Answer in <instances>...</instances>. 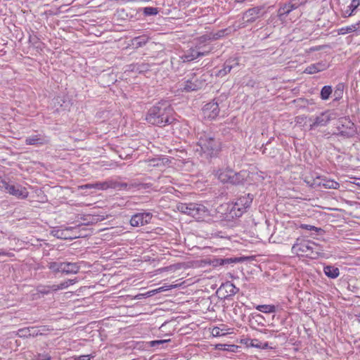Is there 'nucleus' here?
Here are the masks:
<instances>
[{
    "instance_id": "obj_1",
    "label": "nucleus",
    "mask_w": 360,
    "mask_h": 360,
    "mask_svg": "<svg viewBox=\"0 0 360 360\" xmlns=\"http://www.w3.org/2000/svg\"><path fill=\"white\" fill-rule=\"evenodd\" d=\"M174 110L167 101H160L151 107L146 115L148 123L158 127H165L172 124L175 118Z\"/></svg>"
},
{
    "instance_id": "obj_2",
    "label": "nucleus",
    "mask_w": 360,
    "mask_h": 360,
    "mask_svg": "<svg viewBox=\"0 0 360 360\" xmlns=\"http://www.w3.org/2000/svg\"><path fill=\"white\" fill-rule=\"evenodd\" d=\"M196 151L204 153L207 157L217 155L221 148V143L210 134H202L198 139Z\"/></svg>"
},
{
    "instance_id": "obj_3",
    "label": "nucleus",
    "mask_w": 360,
    "mask_h": 360,
    "mask_svg": "<svg viewBox=\"0 0 360 360\" xmlns=\"http://www.w3.org/2000/svg\"><path fill=\"white\" fill-rule=\"evenodd\" d=\"M319 245L311 241L304 239H297L292 247V252L298 257H306L311 259L316 258L319 255Z\"/></svg>"
},
{
    "instance_id": "obj_4",
    "label": "nucleus",
    "mask_w": 360,
    "mask_h": 360,
    "mask_svg": "<svg viewBox=\"0 0 360 360\" xmlns=\"http://www.w3.org/2000/svg\"><path fill=\"white\" fill-rule=\"evenodd\" d=\"M207 75L192 72L188 75L184 81L180 84V89L183 91L191 92L202 89L207 82Z\"/></svg>"
},
{
    "instance_id": "obj_5",
    "label": "nucleus",
    "mask_w": 360,
    "mask_h": 360,
    "mask_svg": "<svg viewBox=\"0 0 360 360\" xmlns=\"http://www.w3.org/2000/svg\"><path fill=\"white\" fill-rule=\"evenodd\" d=\"M177 209L181 213L190 215L197 219H203L210 214L208 209L200 203H180L177 205Z\"/></svg>"
},
{
    "instance_id": "obj_6",
    "label": "nucleus",
    "mask_w": 360,
    "mask_h": 360,
    "mask_svg": "<svg viewBox=\"0 0 360 360\" xmlns=\"http://www.w3.org/2000/svg\"><path fill=\"white\" fill-rule=\"evenodd\" d=\"M0 190L16 197L18 199H25L28 197L29 192L27 188L20 184H11L6 179L0 176Z\"/></svg>"
},
{
    "instance_id": "obj_7",
    "label": "nucleus",
    "mask_w": 360,
    "mask_h": 360,
    "mask_svg": "<svg viewBox=\"0 0 360 360\" xmlns=\"http://www.w3.org/2000/svg\"><path fill=\"white\" fill-rule=\"evenodd\" d=\"M77 228L72 226L54 227L51 229L50 234L58 239L73 240L79 237Z\"/></svg>"
},
{
    "instance_id": "obj_8",
    "label": "nucleus",
    "mask_w": 360,
    "mask_h": 360,
    "mask_svg": "<svg viewBox=\"0 0 360 360\" xmlns=\"http://www.w3.org/2000/svg\"><path fill=\"white\" fill-rule=\"evenodd\" d=\"M336 114L330 110L322 112L319 115L310 117L309 120L311 123L309 125V129H314L318 127L326 126L331 120L335 119Z\"/></svg>"
},
{
    "instance_id": "obj_9",
    "label": "nucleus",
    "mask_w": 360,
    "mask_h": 360,
    "mask_svg": "<svg viewBox=\"0 0 360 360\" xmlns=\"http://www.w3.org/2000/svg\"><path fill=\"white\" fill-rule=\"evenodd\" d=\"M337 129L338 132L335 134L345 139L352 138L356 134L354 124L347 118L340 119Z\"/></svg>"
},
{
    "instance_id": "obj_10",
    "label": "nucleus",
    "mask_w": 360,
    "mask_h": 360,
    "mask_svg": "<svg viewBox=\"0 0 360 360\" xmlns=\"http://www.w3.org/2000/svg\"><path fill=\"white\" fill-rule=\"evenodd\" d=\"M153 214L150 212H140L134 214L130 219L132 226L138 227L148 224L152 219Z\"/></svg>"
},
{
    "instance_id": "obj_11",
    "label": "nucleus",
    "mask_w": 360,
    "mask_h": 360,
    "mask_svg": "<svg viewBox=\"0 0 360 360\" xmlns=\"http://www.w3.org/2000/svg\"><path fill=\"white\" fill-rule=\"evenodd\" d=\"M264 12L262 7H254L247 10L243 15L245 23H252L263 16Z\"/></svg>"
},
{
    "instance_id": "obj_12",
    "label": "nucleus",
    "mask_w": 360,
    "mask_h": 360,
    "mask_svg": "<svg viewBox=\"0 0 360 360\" xmlns=\"http://www.w3.org/2000/svg\"><path fill=\"white\" fill-rule=\"evenodd\" d=\"M205 118L210 120H214L219 113V105L217 102L212 101L205 105L202 109Z\"/></svg>"
},
{
    "instance_id": "obj_13",
    "label": "nucleus",
    "mask_w": 360,
    "mask_h": 360,
    "mask_svg": "<svg viewBox=\"0 0 360 360\" xmlns=\"http://www.w3.org/2000/svg\"><path fill=\"white\" fill-rule=\"evenodd\" d=\"M207 54H209V49L204 52H201V50H198L194 48L188 49L180 56V58L183 63H187L192 61L200 56H207Z\"/></svg>"
},
{
    "instance_id": "obj_14",
    "label": "nucleus",
    "mask_w": 360,
    "mask_h": 360,
    "mask_svg": "<svg viewBox=\"0 0 360 360\" xmlns=\"http://www.w3.org/2000/svg\"><path fill=\"white\" fill-rule=\"evenodd\" d=\"M307 183L311 187L319 186L325 188L333 189H336L339 187V184L337 181L331 179H321L320 177H318L317 179L313 180V183H310L309 181H307Z\"/></svg>"
},
{
    "instance_id": "obj_15",
    "label": "nucleus",
    "mask_w": 360,
    "mask_h": 360,
    "mask_svg": "<svg viewBox=\"0 0 360 360\" xmlns=\"http://www.w3.org/2000/svg\"><path fill=\"white\" fill-rule=\"evenodd\" d=\"M253 200V195L248 193L238 198L236 201L233 202L235 206H237L244 212H246L248 209L250 208Z\"/></svg>"
},
{
    "instance_id": "obj_16",
    "label": "nucleus",
    "mask_w": 360,
    "mask_h": 360,
    "mask_svg": "<svg viewBox=\"0 0 360 360\" xmlns=\"http://www.w3.org/2000/svg\"><path fill=\"white\" fill-rule=\"evenodd\" d=\"M329 68L328 63L325 60L319 61L316 63L311 64L307 66L304 72L309 75H313L327 70Z\"/></svg>"
},
{
    "instance_id": "obj_17",
    "label": "nucleus",
    "mask_w": 360,
    "mask_h": 360,
    "mask_svg": "<svg viewBox=\"0 0 360 360\" xmlns=\"http://www.w3.org/2000/svg\"><path fill=\"white\" fill-rule=\"evenodd\" d=\"M49 139L47 136L41 134L31 135L26 138L25 143L27 145H33L36 146H43L48 143Z\"/></svg>"
},
{
    "instance_id": "obj_18",
    "label": "nucleus",
    "mask_w": 360,
    "mask_h": 360,
    "mask_svg": "<svg viewBox=\"0 0 360 360\" xmlns=\"http://www.w3.org/2000/svg\"><path fill=\"white\" fill-rule=\"evenodd\" d=\"M80 265L77 262H63L62 273L65 274H75L79 272Z\"/></svg>"
},
{
    "instance_id": "obj_19",
    "label": "nucleus",
    "mask_w": 360,
    "mask_h": 360,
    "mask_svg": "<svg viewBox=\"0 0 360 360\" xmlns=\"http://www.w3.org/2000/svg\"><path fill=\"white\" fill-rule=\"evenodd\" d=\"M238 65V63L235 60H226L224 65V68L218 71L217 73V76L218 77H224L228 73L231 72V70L236 65Z\"/></svg>"
},
{
    "instance_id": "obj_20",
    "label": "nucleus",
    "mask_w": 360,
    "mask_h": 360,
    "mask_svg": "<svg viewBox=\"0 0 360 360\" xmlns=\"http://www.w3.org/2000/svg\"><path fill=\"white\" fill-rule=\"evenodd\" d=\"M240 209L241 208L235 206V204L232 202L228 205V212L226 217L231 219L240 217L245 213Z\"/></svg>"
},
{
    "instance_id": "obj_21",
    "label": "nucleus",
    "mask_w": 360,
    "mask_h": 360,
    "mask_svg": "<svg viewBox=\"0 0 360 360\" xmlns=\"http://www.w3.org/2000/svg\"><path fill=\"white\" fill-rule=\"evenodd\" d=\"M324 274L330 278H336L340 275V270L333 265H328L323 267Z\"/></svg>"
},
{
    "instance_id": "obj_22",
    "label": "nucleus",
    "mask_w": 360,
    "mask_h": 360,
    "mask_svg": "<svg viewBox=\"0 0 360 360\" xmlns=\"http://www.w3.org/2000/svg\"><path fill=\"white\" fill-rule=\"evenodd\" d=\"M232 174V169H222L217 172L216 176L222 183H228L230 179V175Z\"/></svg>"
},
{
    "instance_id": "obj_23",
    "label": "nucleus",
    "mask_w": 360,
    "mask_h": 360,
    "mask_svg": "<svg viewBox=\"0 0 360 360\" xmlns=\"http://www.w3.org/2000/svg\"><path fill=\"white\" fill-rule=\"evenodd\" d=\"M230 179L229 180V184H231L233 185H239L240 184H243L245 177L244 175L240 172H235L232 170V174L230 175Z\"/></svg>"
},
{
    "instance_id": "obj_24",
    "label": "nucleus",
    "mask_w": 360,
    "mask_h": 360,
    "mask_svg": "<svg viewBox=\"0 0 360 360\" xmlns=\"http://www.w3.org/2000/svg\"><path fill=\"white\" fill-rule=\"evenodd\" d=\"M211 37L210 33L200 36L198 39H196L195 49L198 50H201L205 44H209L208 43L211 41Z\"/></svg>"
},
{
    "instance_id": "obj_25",
    "label": "nucleus",
    "mask_w": 360,
    "mask_h": 360,
    "mask_svg": "<svg viewBox=\"0 0 360 360\" xmlns=\"http://www.w3.org/2000/svg\"><path fill=\"white\" fill-rule=\"evenodd\" d=\"M149 188L148 184H142L136 180H132L127 183L126 191H129L134 189L139 190L141 188Z\"/></svg>"
},
{
    "instance_id": "obj_26",
    "label": "nucleus",
    "mask_w": 360,
    "mask_h": 360,
    "mask_svg": "<svg viewBox=\"0 0 360 360\" xmlns=\"http://www.w3.org/2000/svg\"><path fill=\"white\" fill-rule=\"evenodd\" d=\"M296 9L294 8L293 4L290 1L288 3L284 4L283 6H281L278 9V15L286 16L288 15L292 11Z\"/></svg>"
},
{
    "instance_id": "obj_27",
    "label": "nucleus",
    "mask_w": 360,
    "mask_h": 360,
    "mask_svg": "<svg viewBox=\"0 0 360 360\" xmlns=\"http://www.w3.org/2000/svg\"><path fill=\"white\" fill-rule=\"evenodd\" d=\"M360 27V21L349 26L342 27L338 30L339 34H346L356 31Z\"/></svg>"
},
{
    "instance_id": "obj_28",
    "label": "nucleus",
    "mask_w": 360,
    "mask_h": 360,
    "mask_svg": "<svg viewBox=\"0 0 360 360\" xmlns=\"http://www.w3.org/2000/svg\"><path fill=\"white\" fill-rule=\"evenodd\" d=\"M18 335L21 338H27L37 335V333H35L34 328H25L18 330Z\"/></svg>"
},
{
    "instance_id": "obj_29",
    "label": "nucleus",
    "mask_w": 360,
    "mask_h": 360,
    "mask_svg": "<svg viewBox=\"0 0 360 360\" xmlns=\"http://www.w3.org/2000/svg\"><path fill=\"white\" fill-rule=\"evenodd\" d=\"M256 309L262 313L269 314L276 311V307L272 304H261L257 305Z\"/></svg>"
},
{
    "instance_id": "obj_30",
    "label": "nucleus",
    "mask_w": 360,
    "mask_h": 360,
    "mask_svg": "<svg viewBox=\"0 0 360 360\" xmlns=\"http://www.w3.org/2000/svg\"><path fill=\"white\" fill-rule=\"evenodd\" d=\"M333 92V89L331 86L326 85L322 87L321 90V98L323 101H326L330 98Z\"/></svg>"
},
{
    "instance_id": "obj_31",
    "label": "nucleus",
    "mask_w": 360,
    "mask_h": 360,
    "mask_svg": "<svg viewBox=\"0 0 360 360\" xmlns=\"http://www.w3.org/2000/svg\"><path fill=\"white\" fill-rule=\"evenodd\" d=\"M48 268L54 273L61 272L63 270V262H51L48 264Z\"/></svg>"
},
{
    "instance_id": "obj_32",
    "label": "nucleus",
    "mask_w": 360,
    "mask_h": 360,
    "mask_svg": "<svg viewBox=\"0 0 360 360\" xmlns=\"http://www.w3.org/2000/svg\"><path fill=\"white\" fill-rule=\"evenodd\" d=\"M141 11L144 16L156 15L159 13V9L156 7H145Z\"/></svg>"
},
{
    "instance_id": "obj_33",
    "label": "nucleus",
    "mask_w": 360,
    "mask_h": 360,
    "mask_svg": "<svg viewBox=\"0 0 360 360\" xmlns=\"http://www.w3.org/2000/svg\"><path fill=\"white\" fill-rule=\"evenodd\" d=\"M227 31H228V29H224V30H219L216 32H210V35L212 41L222 38L223 37H224L225 35L227 34Z\"/></svg>"
},
{
    "instance_id": "obj_34",
    "label": "nucleus",
    "mask_w": 360,
    "mask_h": 360,
    "mask_svg": "<svg viewBox=\"0 0 360 360\" xmlns=\"http://www.w3.org/2000/svg\"><path fill=\"white\" fill-rule=\"evenodd\" d=\"M37 291L38 293L41 295H48L52 290V285H39L37 288Z\"/></svg>"
},
{
    "instance_id": "obj_35",
    "label": "nucleus",
    "mask_w": 360,
    "mask_h": 360,
    "mask_svg": "<svg viewBox=\"0 0 360 360\" xmlns=\"http://www.w3.org/2000/svg\"><path fill=\"white\" fill-rule=\"evenodd\" d=\"M112 188L116 189L118 191H126L127 183L119 182L117 181L112 180Z\"/></svg>"
},
{
    "instance_id": "obj_36",
    "label": "nucleus",
    "mask_w": 360,
    "mask_h": 360,
    "mask_svg": "<svg viewBox=\"0 0 360 360\" xmlns=\"http://www.w3.org/2000/svg\"><path fill=\"white\" fill-rule=\"evenodd\" d=\"M241 261L240 258L238 257H230V258H222L221 261V264H223V266L231 264L233 263H237Z\"/></svg>"
},
{
    "instance_id": "obj_37",
    "label": "nucleus",
    "mask_w": 360,
    "mask_h": 360,
    "mask_svg": "<svg viewBox=\"0 0 360 360\" xmlns=\"http://www.w3.org/2000/svg\"><path fill=\"white\" fill-rule=\"evenodd\" d=\"M133 44L137 47L144 46L147 43V39L144 37H138L134 39Z\"/></svg>"
},
{
    "instance_id": "obj_38",
    "label": "nucleus",
    "mask_w": 360,
    "mask_h": 360,
    "mask_svg": "<svg viewBox=\"0 0 360 360\" xmlns=\"http://www.w3.org/2000/svg\"><path fill=\"white\" fill-rule=\"evenodd\" d=\"M253 321H251V327H253L252 325L254 324V321L257 323V325L264 326L263 321L264 320V318L261 314H258L252 317Z\"/></svg>"
},
{
    "instance_id": "obj_39",
    "label": "nucleus",
    "mask_w": 360,
    "mask_h": 360,
    "mask_svg": "<svg viewBox=\"0 0 360 360\" xmlns=\"http://www.w3.org/2000/svg\"><path fill=\"white\" fill-rule=\"evenodd\" d=\"M360 6V0H352L349 6H348L350 10L349 15H352L355 10Z\"/></svg>"
},
{
    "instance_id": "obj_40",
    "label": "nucleus",
    "mask_w": 360,
    "mask_h": 360,
    "mask_svg": "<svg viewBox=\"0 0 360 360\" xmlns=\"http://www.w3.org/2000/svg\"><path fill=\"white\" fill-rule=\"evenodd\" d=\"M300 227L302 229H305V230H307V231H315L316 233H318L320 231H321V228H318V227H316L314 226L309 225V224H300Z\"/></svg>"
},
{
    "instance_id": "obj_41",
    "label": "nucleus",
    "mask_w": 360,
    "mask_h": 360,
    "mask_svg": "<svg viewBox=\"0 0 360 360\" xmlns=\"http://www.w3.org/2000/svg\"><path fill=\"white\" fill-rule=\"evenodd\" d=\"M68 283L66 281L62 282L58 285H52V290L53 291H57L58 290H63L68 288Z\"/></svg>"
},
{
    "instance_id": "obj_42",
    "label": "nucleus",
    "mask_w": 360,
    "mask_h": 360,
    "mask_svg": "<svg viewBox=\"0 0 360 360\" xmlns=\"http://www.w3.org/2000/svg\"><path fill=\"white\" fill-rule=\"evenodd\" d=\"M100 190H106L108 188H112V180H108L105 181L100 182Z\"/></svg>"
},
{
    "instance_id": "obj_43",
    "label": "nucleus",
    "mask_w": 360,
    "mask_h": 360,
    "mask_svg": "<svg viewBox=\"0 0 360 360\" xmlns=\"http://www.w3.org/2000/svg\"><path fill=\"white\" fill-rule=\"evenodd\" d=\"M226 287L229 289L231 295H235L239 291V289L232 283H226Z\"/></svg>"
},
{
    "instance_id": "obj_44",
    "label": "nucleus",
    "mask_w": 360,
    "mask_h": 360,
    "mask_svg": "<svg viewBox=\"0 0 360 360\" xmlns=\"http://www.w3.org/2000/svg\"><path fill=\"white\" fill-rule=\"evenodd\" d=\"M169 341V340H153V341L150 342V345L151 347H158V346H159L160 345H163Z\"/></svg>"
},
{
    "instance_id": "obj_45",
    "label": "nucleus",
    "mask_w": 360,
    "mask_h": 360,
    "mask_svg": "<svg viewBox=\"0 0 360 360\" xmlns=\"http://www.w3.org/2000/svg\"><path fill=\"white\" fill-rule=\"evenodd\" d=\"M51 356L45 354H38L35 356L32 360H51Z\"/></svg>"
},
{
    "instance_id": "obj_46",
    "label": "nucleus",
    "mask_w": 360,
    "mask_h": 360,
    "mask_svg": "<svg viewBox=\"0 0 360 360\" xmlns=\"http://www.w3.org/2000/svg\"><path fill=\"white\" fill-rule=\"evenodd\" d=\"M290 1L293 4L294 8H297L301 5L305 4L306 0H290Z\"/></svg>"
},
{
    "instance_id": "obj_47",
    "label": "nucleus",
    "mask_w": 360,
    "mask_h": 360,
    "mask_svg": "<svg viewBox=\"0 0 360 360\" xmlns=\"http://www.w3.org/2000/svg\"><path fill=\"white\" fill-rule=\"evenodd\" d=\"M221 259L222 258H214L212 260L211 264H212L213 266L215 267L223 266V264H221Z\"/></svg>"
},
{
    "instance_id": "obj_48",
    "label": "nucleus",
    "mask_w": 360,
    "mask_h": 360,
    "mask_svg": "<svg viewBox=\"0 0 360 360\" xmlns=\"http://www.w3.org/2000/svg\"><path fill=\"white\" fill-rule=\"evenodd\" d=\"M323 48V46H315L310 47L309 49L306 50L307 53H311L312 51H321Z\"/></svg>"
},
{
    "instance_id": "obj_49",
    "label": "nucleus",
    "mask_w": 360,
    "mask_h": 360,
    "mask_svg": "<svg viewBox=\"0 0 360 360\" xmlns=\"http://www.w3.org/2000/svg\"><path fill=\"white\" fill-rule=\"evenodd\" d=\"M250 345L256 347V348H260L261 345L258 340L257 339H252L250 340Z\"/></svg>"
},
{
    "instance_id": "obj_50",
    "label": "nucleus",
    "mask_w": 360,
    "mask_h": 360,
    "mask_svg": "<svg viewBox=\"0 0 360 360\" xmlns=\"http://www.w3.org/2000/svg\"><path fill=\"white\" fill-rule=\"evenodd\" d=\"M306 119H307V117L305 115H299L295 117V122L297 124H302V123L304 122Z\"/></svg>"
},
{
    "instance_id": "obj_51",
    "label": "nucleus",
    "mask_w": 360,
    "mask_h": 360,
    "mask_svg": "<svg viewBox=\"0 0 360 360\" xmlns=\"http://www.w3.org/2000/svg\"><path fill=\"white\" fill-rule=\"evenodd\" d=\"M212 334L214 336H219L221 335V330L218 327H215L212 329Z\"/></svg>"
},
{
    "instance_id": "obj_52",
    "label": "nucleus",
    "mask_w": 360,
    "mask_h": 360,
    "mask_svg": "<svg viewBox=\"0 0 360 360\" xmlns=\"http://www.w3.org/2000/svg\"><path fill=\"white\" fill-rule=\"evenodd\" d=\"M342 86L341 84H339L337 87V89L335 91V94H338V96H340V95L342 94Z\"/></svg>"
},
{
    "instance_id": "obj_53",
    "label": "nucleus",
    "mask_w": 360,
    "mask_h": 360,
    "mask_svg": "<svg viewBox=\"0 0 360 360\" xmlns=\"http://www.w3.org/2000/svg\"><path fill=\"white\" fill-rule=\"evenodd\" d=\"M209 49V53L212 51V46L210 44H205L202 49H201V52H204L205 51H207Z\"/></svg>"
},
{
    "instance_id": "obj_54",
    "label": "nucleus",
    "mask_w": 360,
    "mask_h": 360,
    "mask_svg": "<svg viewBox=\"0 0 360 360\" xmlns=\"http://www.w3.org/2000/svg\"><path fill=\"white\" fill-rule=\"evenodd\" d=\"M82 189H91L94 188V184H86L80 186Z\"/></svg>"
},
{
    "instance_id": "obj_55",
    "label": "nucleus",
    "mask_w": 360,
    "mask_h": 360,
    "mask_svg": "<svg viewBox=\"0 0 360 360\" xmlns=\"http://www.w3.org/2000/svg\"><path fill=\"white\" fill-rule=\"evenodd\" d=\"M90 355H81L77 358V360H91Z\"/></svg>"
},
{
    "instance_id": "obj_56",
    "label": "nucleus",
    "mask_w": 360,
    "mask_h": 360,
    "mask_svg": "<svg viewBox=\"0 0 360 360\" xmlns=\"http://www.w3.org/2000/svg\"><path fill=\"white\" fill-rule=\"evenodd\" d=\"M66 283H68V286L69 287L71 285L75 284L77 282L76 279H68V281H65Z\"/></svg>"
},
{
    "instance_id": "obj_57",
    "label": "nucleus",
    "mask_w": 360,
    "mask_h": 360,
    "mask_svg": "<svg viewBox=\"0 0 360 360\" xmlns=\"http://www.w3.org/2000/svg\"><path fill=\"white\" fill-rule=\"evenodd\" d=\"M94 189L100 190L101 184L100 182L94 183Z\"/></svg>"
},
{
    "instance_id": "obj_58",
    "label": "nucleus",
    "mask_w": 360,
    "mask_h": 360,
    "mask_svg": "<svg viewBox=\"0 0 360 360\" xmlns=\"http://www.w3.org/2000/svg\"><path fill=\"white\" fill-rule=\"evenodd\" d=\"M56 100L58 101V103H60V101H63V103L65 104V107H68V103H66L63 100V98H62L61 97H58V98H56Z\"/></svg>"
},
{
    "instance_id": "obj_59",
    "label": "nucleus",
    "mask_w": 360,
    "mask_h": 360,
    "mask_svg": "<svg viewBox=\"0 0 360 360\" xmlns=\"http://www.w3.org/2000/svg\"><path fill=\"white\" fill-rule=\"evenodd\" d=\"M7 254L6 253V252L3 250H0V256L1 255H6Z\"/></svg>"
},
{
    "instance_id": "obj_60",
    "label": "nucleus",
    "mask_w": 360,
    "mask_h": 360,
    "mask_svg": "<svg viewBox=\"0 0 360 360\" xmlns=\"http://www.w3.org/2000/svg\"><path fill=\"white\" fill-rule=\"evenodd\" d=\"M245 0H236L237 2L238 3H242L243 1H245Z\"/></svg>"
}]
</instances>
